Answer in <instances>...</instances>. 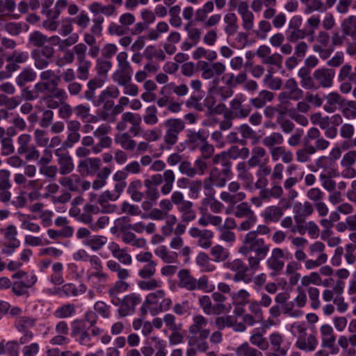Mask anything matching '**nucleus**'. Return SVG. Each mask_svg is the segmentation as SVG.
I'll list each match as a JSON object with an SVG mask.
<instances>
[{
    "mask_svg": "<svg viewBox=\"0 0 356 356\" xmlns=\"http://www.w3.org/2000/svg\"><path fill=\"white\" fill-rule=\"evenodd\" d=\"M270 248L264 239L258 238L256 232H249L245 236L238 252L247 257L250 269L255 272L260 268V261L266 258Z\"/></svg>",
    "mask_w": 356,
    "mask_h": 356,
    "instance_id": "f257e3e1",
    "label": "nucleus"
},
{
    "mask_svg": "<svg viewBox=\"0 0 356 356\" xmlns=\"http://www.w3.org/2000/svg\"><path fill=\"white\" fill-rule=\"evenodd\" d=\"M177 276L179 286L188 291L200 290L209 293L214 289V286L209 284V277L207 275H202L197 280L191 275L188 269H181L179 271Z\"/></svg>",
    "mask_w": 356,
    "mask_h": 356,
    "instance_id": "f03ea898",
    "label": "nucleus"
},
{
    "mask_svg": "<svg viewBox=\"0 0 356 356\" xmlns=\"http://www.w3.org/2000/svg\"><path fill=\"white\" fill-rule=\"evenodd\" d=\"M166 129L163 140L165 146L163 149H170L178 141L179 134L185 129V122L180 118H170L163 122Z\"/></svg>",
    "mask_w": 356,
    "mask_h": 356,
    "instance_id": "7ed1b4c3",
    "label": "nucleus"
},
{
    "mask_svg": "<svg viewBox=\"0 0 356 356\" xmlns=\"http://www.w3.org/2000/svg\"><path fill=\"white\" fill-rule=\"evenodd\" d=\"M245 97L242 94H238L229 102V108L225 113V118L243 119L247 118L252 111L249 104H244Z\"/></svg>",
    "mask_w": 356,
    "mask_h": 356,
    "instance_id": "20e7f679",
    "label": "nucleus"
},
{
    "mask_svg": "<svg viewBox=\"0 0 356 356\" xmlns=\"http://www.w3.org/2000/svg\"><path fill=\"white\" fill-rule=\"evenodd\" d=\"M90 327H87L83 319H76L71 323V337L82 346L92 347L93 342L92 334L89 333Z\"/></svg>",
    "mask_w": 356,
    "mask_h": 356,
    "instance_id": "39448f33",
    "label": "nucleus"
},
{
    "mask_svg": "<svg viewBox=\"0 0 356 356\" xmlns=\"http://www.w3.org/2000/svg\"><path fill=\"white\" fill-rule=\"evenodd\" d=\"M292 327L296 329L298 332L295 346L305 352H312L315 350L318 346L316 335L312 334H307L306 327L303 325L294 323Z\"/></svg>",
    "mask_w": 356,
    "mask_h": 356,
    "instance_id": "423d86ee",
    "label": "nucleus"
},
{
    "mask_svg": "<svg viewBox=\"0 0 356 356\" xmlns=\"http://www.w3.org/2000/svg\"><path fill=\"white\" fill-rule=\"evenodd\" d=\"M233 214L238 218H246L240 224L238 227V230L241 231L249 230L256 224L257 221V216L247 202H241V204H238L234 208Z\"/></svg>",
    "mask_w": 356,
    "mask_h": 356,
    "instance_id": "0eeeda50",
    "label": "nucleus"
},
{
    "mask_svg": "<svg viewBox=\"0 0 356 356\" xmlns=\"http://www.w3.org/2000/svg\"><path fill=\"white\" fill-rule=\"evenodd\" d=\"M119 302L116 306H119L118 313L120 316L124 317L128 315H132L135 313L136 307L141 302V298L139 295L132 293L124 296L122 299L119 298Z\"/></svg>",
    "mask_w": 356,
    "mask_h": 356,
    "instance_id": "6e6552de",
    "label": "nucleus"
},
{
    "mask_svg": "<svg viewBox=\"0 0 356 356\" xmlns=\"http://www.w3.org/2000/svg\"><path fill=\"white\" fill-rule=\"evenodd\" d=\"M55 51L51 45L44 46L41 49H34L31 56L35 61V66L39 70L46 68L54 57Z\"/></svg>",
    "mask_w": 356,
    "mask_h": 356,
    "instance_id": "1a4fd4ad",
    "label": "nucleus"
},
{
    "mask_svg": "<svg viewBox=\"0 0 356 356\" xmlns=\"http://www.w3.org/2000/svg\"><path fill=\"white\" fill-rule=\"evenodd\" d=\"M335 71L332 68L321 67L314 72V78L316 80L317 89L320 88H327L333 85Z\"/></svg>",
    "mask_w": 356,
    "mask_h": 356,
    "instance_id": "9d476101",
    "label": "nucleus"
},
{
    "mask_svg": "<svg viewBox=\"0 0 356 356\" xmlns=\"http://www.w3.org/2000/svg\"><path fill=\"white\" fill-rule=\"evenodd\" d=\"M284 257V252L281 248H275L272 250L270 257L266 260L267 267L272 270L270 273V276H277L283 270L284 261L282 259Z\"/></svg>",
    "mask_w": 356,
    "mask_h": 356,
    "instance_id": "9b49d317",
    "label": "nucleus"
},
{
    "mask_svg": "<svg viewBox=\"0 0 356 356\" xmlns=\"http://www.w3.org/2000/svg\"><path fill=\"white\" fill-rule=\"evenodd\" d=\"M101 159L99 158H86L79 162L77 170L83 177L95 175L100 169Z\"/></svg>",
    "mask_w": 356,
    "mask_h": 356,
    "instance_id": "f8f14e48",
    "label": "nucleus"
},
{
    "mask_svg": "<svg viewBox=\"0 0 356 356\" xmlns=\"http://www.w3.org/2000/svg\"><path fill=\"white\" fill-rule=\"evenodd\" d=\"M38 278L35 275L31 274L26 276V280H16L13 282L12 291L16 296H23L29 295V289L33 286L37 282Z\"/></svg>",
    "mask_w": 356,
    "mask_h": 356,
    "instance_id": "ddd939ff",
    "label": "nucleus"
},
{
    "mask_svg": "<svg viewBox=\"0 0 356 356\" xmlns=\"http://www.w3.org/2000/svg\"><path fill=\"white\" fill-rule=\"evenodd\" d=\"M200 67L202 71V77L204 79H209L213 76H220L225 71V65L220 62L208 63L206 61L200 63Z\"/></svg>",
    "mask_w": 356,
    "mask_h": 356,
    "instance_id": "4468645a",
    "label": "nucleus"
},
{
    "mask_svg": "<svg viewBox=\"0 0 356 356\" xmlns=\"http://www.w3.org/2000/svg\"><path fill=\"white\" fill-rule=\"evenodd\" d=\"M209 334L210 330H202L196 334H191L188 337V344L189 346H195L200 353H205L209 348L207 341Z\"/></svg>",
    "mask_w": 356,
    "mask_h": 356,
    "instance_id": "2eb2a0df",
    "label": "nucleus"
},
{
    "mask_svg": "<svg viewBox=\"0 0 356 356\" xmlns=\"http://www.w3.org/2000/svg\"><path fill=\"white\" fill-rule=\"evenodd\" d=\"M55 155L58 157L59 172L60 175H67L74 170V163L71 156L68 152H61L60 149L55 151Z\"/></svg>",
    "mask_w": 356,
    "mask_h": 356,
    "instance_id": "dca6fc26",
    "label": "nucleus"
},
{
    "mask_svg": "<svg viewBox=\"0 0 356 356\" xmlns=\"http://www.w3.org/2000/svg\"><path fill=\"white\" fill-rule=\"evenodd\" d=\"M209 134L204 130H199L198 131H189L187 135L186 143L188 147L195 150L199 149L202 144L207 140Z\"/></svg>",
    "mask_w": 356,
    "mask_h": 356,
    "instance_id": "f3484780",
    "label": "nucleus"
},
{
    "mask_svg": "<svg viewBox=\"0 0 356 356\" xmlns=\"http://www.w3.org/2000/svg\"><path fill=\"white\" fill-rule=\"evenodd\" d=\"M106 79L97 76L91 79L87 83L88 90L84 92V97L92 102L95 104V99L97 97L95 96V90L100 88L104 86Z\"/></svg>",
    "mask_w": 356,
    "mask_h": 356,
    "instance_id": "a211bd4d",
    "label": "nucleus"
},
{
    "mask_svg": "<svg viewBox=\"0 0 356 356\" xmlns=\"http://www.w3.org/2000/svg\"><path fill=\"white\" fill-rule=\"evenodd\" d=\"M129 286V284L126 281L117 280L108 291V296L111 298V302L114 305H117L120 303V298L118 297V295L127 291Z\"/></svg>",
    "mask_w": 356,
    "mask_h": 356,
    "instance_id": "6ab92c4d",
    "label": "nucleus"
},
{
    "mask_svg": "<svg viewBox=\"0 0 356 356\" xmlns=\"http://www.w3.org/2000/svg\"><path fill=\"white\" fill-rule=\"evenodd\" d=\"M316 164L318 168L323 169L322 174H328L329 176H339V172L337 169V163H334L327 156H320L316 160Z\"/></svg>",
    "mask_w": 356,
    "mask_h": 356,
    "instance_id": "aec40b11",
    "label": "nucleus"
},
{
    "mask_svg": "<svg viewBox=\"0 0 356 356\" xmlns=\"http://www.w3.org/2000/svg\"><path fill=\"white\" fill-rule=\"evenodd\" d=\"M264 159H268L266 149L261 146H255L252 148L251 156L247 163L248 165L254 168L264 163Z\"/></svg>",
    "mask_w": 356,
    "mask_h": 356,
    "instance_id": "412c9836",
    "label": "nucleus"
},
{
    "mask_svg": "<svg viewBox=\"0 0 356 356\" xmlns=\"http://www.w3.org/2000/svg\"><path fill=\"white\" fill-rule=\"evenodd\" d=\"M284 214L283 209L278 206H270L262 212L261 216L266 223L277 222Z\"/></svg>",
    "mask_w": 356,
    "mask_h": 356,
    "instance_id": "4be33fe9",
    "label": "nucleus"
},
{
    "mask_svg": "<svg viewBox=\"0 0 356 356\" xmlns=\"http://www.w3.org/2000/svg\"><path fill=\"white\" fill-rule=\"evenodd\" d=\"M326 104L323 109L327 113H333L337 109L338 105L343 104L344 99L337 92H330L326 97Z\"/></svg>",
    "mask_w": 356,
    "mask_h": 356,
    "instance_id": "5701e85b",
    "label": "nucleus"
},
{
    "mask_svg": "<svg viewBox=\"0 0 356 356\" xmlns=\"http://www.w3.org/2000/svg\"><path fill=\"white\" fill-rule=\"evenodd\" d=\"M36 77L35 72L32 68L26 67L16 76L15 83L19 88H23L27 83L34 81Z\"/></svg>",
    "mask_w": 356,
    "mask_h": 356,
    "instance_id": "b1692460",
    "label": "nucleus"
},
{
    "mask_svg": "<svg viewBox=\"0 0 356 356\" xmlns=\"http://www.w3.org/2000/svg\"><path fill=\"white\" fill-rule=\"evenodd\" d=\"M270 344L274 347L275 353L273 356H286L288 348L287 347L281 348V344L283 342L282 336L277 333H272L269 337Z\"/></svg>",
    "mask_w": 356,
    "mask_h": 356,
    "instance_id": "393cba45",
    "label": "nucleus"
},
{
    "mask_svg": "<svg viewBox=\"0 0 356 356\" xmlns=\"http://www.w3.org/2000/svg\"><path fill=\"white\" fill-rule=\"evenodd\" d=\"M341 31L344 35L350 36L356 40V16L350 15L345 19L341 24Z\"/></svg>",
    "mask_w": 356,
    "mask_h": 356,
    "instance_id": "a878e982",
    "label": "nucleus"
},
{
    "mask_svg": "<svg viewBox=\"0 0 356 356\" xmlns=\"http://www.w3.org/2000/svg\"><path fill=\"white\" fill-rule=\"evenodd\" d=\"M143 183L140 179L132 181L128 186L127 192L134 202H140L144 197V193L140 191Z\"/></svg>",
    "mask_w": 356,
    "mask_h": 356,
    "instance_id": "bb28decb",
    "label": "nucleus"
},
{
    "mask_svg": "<svg viewBox=\"0 0 356 356\" xmlns=\"http://www.w3.org/2000/svg\"><path fill=\"white\" fill-rule=\"evenodd\" d=\"M81 179L79 175L72 174L69 177H64L59 179V183L70 191H79Z\"/></svg>",
    "mask_w": 356,
    "mask_h": 356,
    "instance_id": "cd10ccee",
    "label": "nucleus"
},
{
    "mask_svg": "<svg viewBox=\"0 0 356 356\" xmlns=\"http://www.w3.org/2000/svg\"><path fill=\"white\" fill-rule=\"evenodd\" d=\"M193 204L191 201H185L181 206L177 207L178 211L181 213V220L184 222H191L195 219L196 213L193 209Z\"/></svg>",
    "mask_w": 356,
    "mask_h": 356,
    "instance_id": "c85d7f7f",
    "label": "nucleus"
},
{
    "mask_svg": "<svg viewBox=\"0 0 356 356\" xmlns=\"http://www.w3.org/2000/svg\"><path fill=\"white\" fill-rule=\"evenodd\" d=\"M37 319L29 316H20L15 321V327L19 332H31L29 329L33 327Z\"/></svg>",
    "mask_w": 356,
    "mask_h": 356,
    "instance_id": "c756f323",
    "label": "nucleus"
},
{
    "mask_svg": "<svg viewBox=\"0 0 356 356\" xmlns=\"http://www.w3.org/2000/svg\"><path fill=\"white\" fill-rule=\"evenodd\" d=\"M284 88L292 96V100H299L303 97V91L298 87L297 81L291 78L286 81Z\"/></svg>",
    "mask_w": 356,
    "mask_h": 356,
    "instance_id": "7c9ffc66",
    "label": "nucleus"
},
{
    "mask_svg": "<svg viewBox=\"0 0 356 356\" xmlns=\"http://www.w3.org/2000/svg\"><path fill=\"white\" fill-rule=\"evenodd\" d=\"M163 185L161 188V192L163 195H168L172 190L173 184L175 180V175L172 170H166L162 175Z\"/></svg>",
    "mask_w": 356,
    "mask_h": 356,
    "instance_id": "2f4dec72",
    "label": "nucleus"
},
{
    "mask_svg": "<svg viewBox=\"0 0 356 356\" xmlns=\"http://www.w3.org/2000/svg\"><path fill=\"white\" fill-rule=\"evenodd\" d=\"M83 320L86 323L88 322L89 323V327L91 329V334L93 337L99 336L104 332L103 330L95 325L98 320V316L95 312H86L84 315V319Z\"/></svg>",
    "mask_w": 356,
    "mask_h": 356,
    "instance_id": "473e14b6",
    "label": "nucleus"
},
{
    "mask_svg": "<svg viewBox=\"0 0 356 356\" xmlns=\"http://www.w3.org/2000/svg\"><path fill=\"white\" fill-rule=\"evenodd\" d=\"M237 20L236 15L233 13H229L225 15L224 22L226 24L225 32L228 36L233 35L237 32L238 29Z\"/></svg>",
    "mask_w": 356,
    "mask_h": 356,
    "instance_id": "72a5a7b5",
    "label": "nucleus"
},
{
    "mask_svg": "<svg viewBox=\"0 0 356 356\" xmlns=\"http://www.w3.org/2000/svg\"><path fill=\"white\" fill-rule=\"evenodd\" d=\"M107 268L112 272L117 273L118 281H125L130 277L129 270L126 268H123L121 266L115 261L108 260L106 262Z\"/></svg>",
    "mask_w": 356,
    "mask_h": 356,
    "instance_id": "f704fd0d",
    "label": "nucleus"
},
{
    "mask_svg": "<svg viewBox=\"0 0 356 356\" xmlns=\"http://www.w3.org/2000/svg\"><path fill=\"white\" fill-rule=\"evenodd\" d=\"M120 95L118 88L115 86L108 87L106 89L102 90L100 95L95 99V106H99L108 98H117Z\"/></svg>",
    "mask_w": 356,
    "mask_h": 356,
    "instance_id": "c9c22d12",
    "label": "nucleus"
},
{
    "mask_svg": "<svg viewBox=\"0 0 356 356\" xmlns=\"http://www.w3.org/2000/svg\"><path fill=\"white\" fill-rule=\"evenodd\" d=\"M252 167L248 165L247 162H239L236 166L238 177L245 183H251L253 181V175L249 171Z\"/></svg>",
    "mask_w": 356,
    "mask_h": 356,
    "instance_id": "e433bc0d",
    "label": "nucleus"
},
{
    "mask_svg": "<svg viewBox=\"0 0 356 356\" xmlns=\"http://www.w3.org/2000/svg\"><path fill=\"white\" fill-rule=\"evenodd\" d=\"M207 320L203 316H195L193 318V324L188 329L190 334H196L201 332L202 330H209L205 328L207 325Z\"/></svg>",
    "mask_w": 356,
    "mask_h": 356,
    "instance_id": "4c0bfd02",
    "label": "nucleus"
},
{
    "mask_svg": "<svg viewBox=\"0 0 356 356\" xmlns=\"http://www.w3.org/2000/svg\"><path fill=\"white\" fill-rule=\"evenodd\" d=\"M236 356H263L259 350L252 348L248 342H244L235 350Z\"/></svg>",
    "mask_w": 356,
    "mask_h": 356,
    "instance_id": "58836bf2",
    "label": "nucleus"
},
{
    "mask_svg": "<svg viewBox=\"0 0 356 356\" xmlns=\"http://www.w3.org/2000/svg\"><path fill=\"white\" fill-rule=\"evenodd\" d=\"M283 142L284 137L279 132H273L270 135L265 136L262 139V144L269 149L275 147V145H281Z\"/></svg>",
    "mask_w": 356,
    "mask_h": 356,
    "instance_id": "ea45409f",
    "label": "nucleus"
},
{
    "mask_svg": "<svg viewBox=\"0 0 356 356\" xmlns=\"http://www.w3.org/2000/svg\"><path fill=\"white\" fill-rule=\"evenodd\" d=\"M210 254L212 257V260L215 262L224 261L229 256L228 250L220 245L213 246L211 249Z\"/></svg>",
    "mask_w": 356,
    "mask_h": 356,
    "instance_id": "a19ab883",
    "label": "nucleus"
},
{
    "mask_svg": "<svg viewBox=\"0 0 356 356\" xmlns=\"http://www.w3.org/2000/svg\"><path fill=\"white\" fill-rule=\"evenodd\" d=\"M115 141L126 150H133L136 147L135 140H132L128 133L117 134Z\"/></svg>",
    "mask_w": 356,
    "mask_h": 356,
    "instance_id": "79ce46f5",
    "label": "nucleus"
},
{
    "mask_svg": "<svg viewBox=\"0 0 356 356\" xmlns=\"http://www.w3.org/2000/svg\"><path fill=\"white\" fill-rule=\"evenodd\" d=\"M63 266L60 262L54 263L52 266V274L50 281L54 285H60L64 282L63 276Z\"/></svg>",
    "mask_w": 356,
    "mask_h": 356,
    "instance_id": "37998d69",
    "label": "nucleus"
},
{
    "mask_svg": "<svg viewBox=\"0 0 356 356\" xmlns=\"http://www.w3.org/2000/svg\"><path fill=\"white\" fill-rule=\"evenodd\" d=\"M209 175L211 181L214 182L215 186L221 188L225 186L227 179H232L228 176L222 175L221 172L219 171V168L213 167L211 168Z\"/></svg>",
    "mask_w": 356,
    "mask_h": 356,
    "instance_id": "c03bdc74",
    "label": "nucleus"
},
{
    "mask_svg": "<svg viewBox=\"0 0 356 356\" xmlns=\"http://www.w3.org/2000/svg\"><path fill=\"white\" fill-rule=\"evenodd\" d=\"M67 6V0H58L53 8H49L47 12H45L43 15H45L49 19H56L59 17L62 10H63Z\"/></svg>",
    "mask_w": 356,
    "mask_h": 356,
    "instance_id": "a18cd8bd",
    "label": "nucleus"
},
{
    "mask_svg": "<svg viewBox=\"0 0 356 356\" xmlns=\"http://www.w3.org/2000/svg\"><path fill=\"white\" fill-rule=\"evenodd\" d=\"M48 38L38 31H33L29 35V43L35 47H43L47 46Z\"/></svg>",
    "mask_w": 356,
    "mask_h": 356,
    "instance_id": "49530a36",
    "label": "nucleus"
},
{
    "mask_svg": "<svg viewBox=\"0 0 356 356\" xmlns=\"http://www.w3.org/2000/svg\"><path fill=\"white\" fill-rule=\"evenodd\" d=\"M195 262L204 272H211L215 269V266L210 263L209 257L205 252H200L195 259Z\"/></svg>",
    "mask_w": 356,
    "mask_h": 356,
    "instance_id": "de8ad7c7",
    "label": "nucleus"
},
{
    "mask_svg": "<svg viewBox=\"0 0 356 356\" xmlns=\"http://www.w3.org/2000/svg\"><path fill=\"white\" fill-rule=\"evenodd\" d=\"M106 236L94 235L84 242V245L89 246L93 251L99 250L106 243Z\"/></svg>",
    "mask_w": 356,
    "mask_h": 356,
    "instance_id": "09e8293b",
    "label": "nucleus"
},
{
    "mask_svg": "<svg viewBox=\"0 0 356 356\" xmlns=\"http://www.w3.org/2000/svg\"><path fill=\"white\" fill-rule=\"evenodd\" d=\"M111 67L112 63L111 61L98 58L95 65L97 76L106 79L108 72L111 70Z\"/></svg>",
    "mask_w": 356,
    "mask_h": 356,
    "instance_id": "8fccbe9b",
    "label": "nucleus"
},
{
    "mask_svg": "<svg viewBox=\"0 0 356 356\" xmlns=\"http://www.w3.org/2000/svg\"><path fill=\"white\" fill-rule=\"evenodd\" d=\"M304 147L296 152L297 161L305 163L309 160L310 156L315 154V149L312 145H303Z\"/></svg>",
    "mask_w": 356,
    "mask_h": 356,
    "instance_id": "3c124183",
    "label": "nucleus"
},
{
    "mask_svg": "<svg viewBox=\"0 0 356 356\" xmlns=\"http://www.w3.org/2000/svg\"><path fill=\"white\" fill-rule=\"evenodd\" d=\"M73 50L76 56L77 64L91 63L86 58L87 47L83 43H79L74 46Z\"/></svg>",
    "mask_w": 356,
    "mask_h": 356,
    "instance_id": "603ef678",
    "label": "nucleus"
},
{
    "mask_svg": "<svg viewBox=\"0 0 356 356\" xmlns=\"http://www.w3.org/2000/svg\"><path fill=\"white\" fill-rule=\"evenodd\" d=\"M155 253L165 263H175L177 260V253L175 252H168L165 246L160 247L159 250L155 251Z\"/></svg>",
    "mask_w": 356,
    "mask_h": 356,
    "instance_id": "864d4df0",
    "label": "nucleus"
},
{
    "mask_svg": "<svg viewBox=\"0 0 356 356\" xmlns=\"http://www.w3.org/2000/svg\"><path fill=\"white\" fill-rule=\"evenodd\" d=\"M75 313V306L72 303H68L58 307L54 312V316L58 318H66L70 317Z\"/></svg>",
    "mask_w": 356,
    "mask_h": 356,
    "instance_id": "5fc2aeb1",
    "label": "nucleus"
},
{
    "mask_svg": "<svg viewBox=\"0 0 356 356\" xmlns=\"http://www.w3.org/2000/svg\"><path fill=\"white\" fill-rule=\"evenodd\" d=\"M285 34L287 41L290 42H296L298 40L304 39L309 35L307 31L300 29H286Z\"/></svg>",
    "mask_w": 356,
    "mask_h": 356,
    "instance_id": "6e6d98bb",
    "label": "nucleus"
},
{
    "mask_svg": "<svg viewBox=\"0 0 356 356\" xmlns=\"http://www.w3.org/2000/svg\"><path fill=\"white\" fill-rule=\"evenodd\" d=\"M20 102L19 97H8L4 94H0V106H5L8 110L15 108Z\"/></svg>",
    "mask_w": 356,
    "mask_h": 356,
    "instance_id": "4d7b16f0",
    "label": "nucleus"
},
{
    "mask_svg": "<svg viewBox=\"0 0 356 356\" xmlns=\"http://www.w3.org/2000/svg\"><path fill=\"white\" fill-rule=\"evenodd\" d=\"M199 304L206 314H218L215 307L212 305L211 300L209 296L205 295L200 297Z\"/></svg>",
    "mask_w": 356,
    "mask_h": 356,
    "instance_id": "13d9d810",
    "label": "nucleus"
},
{
    "mask_svg": "<svg viewBox=\"0 0 356 356\" xmlns=\"http://www.w3.org/2000/svg\"><path fill=\"white\" fill-rule=\"evenodd\" d=\"M143 119L144 122L149 125H154L158 122L157 108L155 106H149L145 109Z\"/></svg>",
    "mask_w": 356,
    "mask_h": 356,
    "instance_id": "bf43d9fd",
    "label": "nucleus"
},
{
    "mask_svg": "<svg viewBox=\"0 0 356 356\" xmlns=\"http://www.w3.org/2000/svg\"><path fill=\"white\" fill-rule=\"evenodd\" d=\"M213 237V232L209 229H204L203 234L200 236L197 241V244L204 249L210 248L212 245V238Z\"/></svg>",
    "mask_w": 356,
    "mask_h": 356,
    "instance_id": "052dcab7",
    "label": "nucleus"
},
{
    "mask_svg": "<svg viewBox=\"0 0 356 356\" xmlns=\"http://www.w3.org/2000/svg\"><path fill=\"white\" fill-rule=\"evenodd\" d=\"M156 264L154 261H149L138 271V275L143 279H149L156 273Z\"/></svg>",
    "mask_w": 356,
    "mask_h": 356,
    "instance_id": "680f3d73",
    "label": "nucleus"
},
{
    "mask_svg": "<svg viewBox=\"0 0 356 356\" xmlns=\"http://www.w3.org/2000/svg\"><path fill=\"white\" fill-rule=\"evenodd\" d=\"M130 222V217L122 216L115 220V226L121 233L125 232L131 229L132 224Z\"/></svg>",
    "mask_w": 356,
    "mask_h": 356,
    "instance_id": "e2e57ef3",
    "label": "nucleus"
},
{
    "mask_svg": "<svg viewBox=\"0 0 356 356\" xmlns=\"http://www.w3.org/2000/svg\"><path fill=\"white\" fill-rule=\"evenodd\" d=\"M31 140V137L29 134H24L18 137L17 142L19 147L17 149V152L19 154H24L28 152V148L31 146L29 143Z\"/></svg>",
    "mask_w": 356,
    "mask_h": 356,
    "instance_id": "0e129e2a",
    "label": "nucleus"
},
{
    "mask_svg": "<svg viewBox=\"0 0 356 356\" xmlns=\"http://www.w3.org/2000/svg\"><path fill=\"white\" fill-rule=\"evenodd\" d=\"M264 83L270 89L277 90L282 87V81L280 78H274L272 75L266 74Z\"/></svg>",
    "mask_w": 356,
    "mask_h": 356,
    "instance_id": "69168bd1",
    "label": "nucleus"
},
{
    "mask_svg": "<svg viewBox=\"0 0 356 356\" xmlns=\"http://www.w3.org/2000/svg\"><path fill=\"white\" fill-rule=\"evenodd\" d=\"M282 60L283 57L281 54L275 53L272 55H268L264 60H263L262 63L275 65L278 70H280L282 67Z\"/></svg>",
    "mask_w": 356,
    "mask_h": 356,
    "instance_id": "338daca9",
    "label": "nucleus"
},
{
    "mask_svg": "<svg viewBox=\"0 0 356 356\" xmlns=\"http://www.w3.org/2000/svg\"><path fill=\"white\" fill-rule=\"evenodd\" d=\"M111 307L103 301H97L94 305L95 313H98L102 318H108L111 314Z\"/></svg>",
    "mask_w": 356,
    "mask_h": 356,
    "instance_id": "774afa93",
    "label": "nucleus"
}]
</instances>
